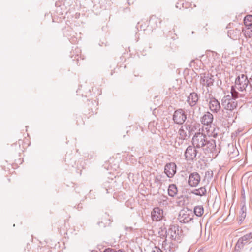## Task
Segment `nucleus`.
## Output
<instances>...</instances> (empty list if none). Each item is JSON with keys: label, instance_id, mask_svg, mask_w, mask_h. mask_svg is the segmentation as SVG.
Returning <instances> with one entry per match:
<instances>
[{"label": "nucleus", "instance_id": "1", "mask_svg": "<svg viewBox=\"0 0 252 252\" xmlns=\"http://www.w3.org/2000/svg\"><path fill=\"white\" fill-rule=\"evenodd\" d=\"M192 145L197 149L201 148L205 154L213 153L216 150V141L202 133L195 134L192 139Z\"/></svg>", "mask_w": 252, "mask_h": 252}, {"label": "nucleus", "instance_id": "2", "mask_svg": "<svg viewBox=\"0 0 252 252\" xmlns=\"http://www.w3.org/2000/svg\"><path fill=\"white\" fill-rule=\"evenodd\" d=\"M249 83L247 76L244 74H240L235 79V87L238 90L242 92L246 91Z\"/></svg>", "mask_w": 252, "mask_h": 252}, {"label": "nucleus", "instance_id": "3", "mask_svg": "<svg viewBox=\"0 0 252 252\" xmlns=\"http://www.w3.org/2000/svg\"><path fill=\"white\" fill-rule=\"evenodd\" d=\"M217 118L218 120L222 124H226L229 123V121L231 119L234 115V112L232 111H229L223 108V109L220 110L217 113Z\"/></svg>", "mask_w": 252, "mask_h": 252}, {"label": "nucleus", "instance_id": "4", "mask_svg": "<svg viewBox=\"0 0 252 252\" xmlns=\"http://www.w3.org/2000/svg\"><path fill=\"white\" fill-rule=\"evenodd\" d=\"M221 104L224 109L233 112L234 109L237 106V101L230 98L229 95H227L222 98Z\"/></svg>", "mask_w": 252, "mask_h": 252}, {"label": "nucleus", "instance_id": "5", "mask_svg": "<svg viewBox=\"0 0 252 252\" xmlns=\"http://www.w3.org/2000/svg\"><path fill=\"white\" fill-rule=\"evenodd\" d=\"M187 115L184 109L179 108L174 111L172 119L175 124L182 125L187 119Z\"/></svg>", "mask_w": 252, "mask_h": 252}, {"label": "nucleus", "instance_id": "6", "mask_svg": "<svg viewBox=\"0 0 252 252\" xmlns=\"http://www.w3.org/2000/svg\"><path fill=\"white\" fill-rule=\"evenodd\" d=\"M252 239V233L250 232L246 234L243 236L240 237L235 246V251L236 252H240V250L244 248V246L249 244L251 239Z\"/></svg>", "mask_w": 252, "mask_h": 252}, {"label": "nucleus", "instance_id": "7", "mask_svg": "<svg viewBox=\"0 0 252 252\" xmlns=\"http://www.w3.org/2000/svg\"><path fill=\"white\" fill-rule=\"evenodd\" d=\"M214 82V76L209 73L200 74V83L203 86L210 87L213 85Z\"/></svg>", "mask_w": 252, "mask_h": 252}, {"label": "nucleus", "instance_id": "8", "mask_svg": "<svg viewBox=\"0 0 252 252\" xmlns=\"http://www.w3.org/2000/svg\"><path fill=\"white\" fill-rule=\"evenodd\" d=\"M196 149L197 148L195 147L193 145L192 146H189L187 147L184 153L185 159L187 160L192 161L196 158L198 153Z\"/></svg>", "mask_w": 252, "mask_h": 252}, {"label": "nucleus", "instance_id": "9", "mask_svg": "<svg viewBox=\"0 0 252 252\" xmlns=\"http://www.w3.org/2000/svg\"><path fill=\"white\" fill-rule=\"evenodd\" d=\"M176 169L177 166L174 162H169L164 166V173L168 178H171L176 173Z\"/></svg>", "mask_w": 252, "mask_h": 252}, {"label": "nucleus", "instance_id": "10", "mask_svg": "<svg viewBox=\"0 0 252 252\" xmlns=\"http://www.w3.org/2000/svg\"><path fill=\"white\" fill-rule=\"evenodd\" d=\"M179 226L178 225H170L169 228L166 231V237L169 236L172 240H177L179 238Z\"/></svg>", "mask_w": 252, "mask_h": 252}, {"label": "nucleus", "instance_id": "11", "mask_svg": "<svg viewBox=\"0 0 252 252\" xmlns=\"http://www.w3.org/2000/svg\"><path fill=\"white\" fill-rule=\"evenodd\" d=\"M201 177L200 175L196 172L190 173L189 177L188 184L193 187H196L200 182Z\"/></svg>", "mask_w": 252, "mask_h": 252}, {"label": "nucleus", "instance_id": "12", "mask_svg": "<svg viewBox=\"0 0 252 252\" xmlns=\"http://www.w3.org/2000/svg\"><path fill=\"white\" fill-rule=\"evenodd\" d=\"M214 120L213 115L210 112H205L203 115L200 118L201 123L207 126H211Z\"/></svg>", "mask_w": 252, "mask_h": 252}, {"label": "nucleus", "instance_id": "13", "mask_svg": "<svg viewBox=\"0 0 252 252\" xmlns=\"http://www.w3.org/2000/svg\"><path fill=\"white\" fill-rule=\"evenodd\" d=\"M208 106L210 111L214 113H218L221 108L220 102L214 97L210 98Z\"/></svg>", "mask_w": 252, "mask_h": 252}, {"label": "nucleus", "instance_id": "14", "mask_svg": "<svg viewBox=\"0 0 252 252\" xmlns=\"http://www.w3.org/2000/svg\"><path fill=\"white\" fill-rule=\"evenodd\" d=\"M192 219L193 215L184 210H182L180 212L178 218L179 222L183 223H188Z\"/></svg>", "mask_w": 252, "mask_h": 252}, {"label": "nucleus", "instance_id": "15", "mask_svg": "<svg viewBox=\"0 0 252 252\" xmlns=\"http://www.w3.org/2000/svg\"><path fill=\"white\" fill-rule=\"evenodd\" d=\"M242 27L239 25L238 27L228 31V36L233 40L239 39L241 33Z\"/></svg>", "mask_w": 252, "mask_h": 252}, {"label": "nucleus", "instance_id": "16", "mask_svg": "<svg viewBox=\"0 0 252 252\" xmlns=\"http://www.w3.org/2000/svg\"><path fill=\"white\" fill-rule=\"evenodd\" d=\"M163 210L159 207L153 209L151 212V217L154 221H158L163 217Z\"/></svg>", "mask_w": 252, "mask_h": 252}, {"label": "nucleus", "instance_id": "17", "mask_svg": "<svg viewBox=\"0 0 252 252\" xmlns=\"http://www.w3.org/2000/svg\"><path fill=\"white\" fill-rule=\"evenodd\" d=\"M198 101V96L196 93L192 92L187 98V102L189 105L193 107L194 106Z\"/></svg>", "mask_w": 252, "mask_h": 252}, {"label": "nucleus", "instance_id": "18", "mask_svg": "<svg viewBox=\"0 0 252 252\" xmlns=\"http://www.w3.org/2000/svg\"><path fill=\"white\" fill-rule=\"evenodd\" d=\"M111 220L109 215L106 213L103 215L101 219V221L98 222V225L100 227H105L109 226L111 224Z\"/></svg>", "mask_w": 252, "mask_h": 252}, {"label": "nucleus", "instance_id": "19", "mask_svg": "<svg viewBox=\"0 0 252 252\" xmlns=\"http://www.w3.org/2000/svg\"><path fill=\"white\" fill-rule=\"evenodd\" d=\"M186 129L188 131V133L191 135L193 132L196 129L195 124H192V122L188 121L185 125Z\"/></svg>", "mask_w": 252, "mask_h": 252}, {"label": "nucleus", "instance_id": "20", "mask_svg": "<svg viewBox=\"0 0 252 252\" xmlns=\"http://www.w3.org/2000/svg\"><path fill=\"white\" fill-rule=\"evenodd\" d=\"M178 193V189L175 184H170L168 189V194L171 197H174Z\"/></svg>", "mask_w": 252, "mask_h": 252}, {"label": "nucleus", "instance_id": "21", "mask_svg": "<svg viewBox=\"0 0 252 252\" xmlns=\"http://www.w3.org/2000/svg\"><path fill=\"white\" fill-rule=\"evenodd\" d=\"M191 193L197 196H203L206 193V189L204 187H201L198 189H195L191 191Z\"/></svg>", "mask_w": 252, "mask_h": 252}, {"label": "nucleus", "instance_id": "22", "mask_svg": "<svg viewBox=\"0 0 252 252\" xmlns=\"http://www.w3.org/2000/svg\"><path fill=\"white\" fill-rule=\"evenodd\" d=\"M241 31L244 32L245 36L247 38L252 37V26L246 27L245 29L242 27Z\"/></svg>", "mask_w": 252, "mask_h": 252}, {"label": "nucleus", "instance_id": "23", "mask_svg": "<svg viewBox=\"0 0 252 252\" xmlns=\"http://www.w3.org/2000/svg\"><path fill=\"white\" fill-rule=\"evenodd\" d=\"M194 213L197 217H201L204 213V208L202 205L195 206L194 208Z\"/></svg>", "mask_w": 252, "mask_h": 252}, {"label": "nucleus", "instance_id": "24", "mask_svg": "<svg viewBox=\"0 0 252 252\" xmlns=\"http://www.w3.org/2000/svg\"><path fill=\"white\" fill-rule=\"evenodd\" d=\"M178 132H179L180 138H181L182 139H186L189 138L190 137V136H191L190 134H189L188 132L187 133L186 131L182 128L179 130Z\"/></svg>", "mask_w": 252, "mask_h": 252}, {"label": "nucleus", "instance_id": "25", "mask_svg": "<svg viewBox=\"0 0 252 252\" xmlns=\"http://www.w3.org/2000/svg\"><path fill=\"white\" fill-rule=\"evenodd\" d=\"M244 23L245 27L252 26V15H247L244 19Z\"/></svg>", "mask_w": 252, "mask_h": 252}, {"label": "nucleus", "instance_id": "26", "mask_svg": "<svg viewBox=\"0 0 252 252\" xmlns=\"http://www.w3.org/2000/svg\"><path fill=\"white\" fill-rule=\"evenodd\" d=\"M246 216V209L243 207L239 212V221L241 223L244 220Z\"/></svg>", "mask_w": 252, "mask_h": 252}, {"label": "nucleus", "instance_id": "27", "mask_svg": "<svg viewBox=\"0 0 252 252\" xmlns=\"http://www.w3.org/2000/svg\"><path fill=\"white\" fill-rule=\"evenodd\" d=\"M231 95H230V98H233L236 101V99H237L239 97V93L235 90V88L234 86L231 87Z\"/></svg>", "mask_w": 252, "mask_h": 252}, {"label": "nucleus", "instance_id": "28", "mask_svg": "<svg viewBox=\"0 0 252 252\" xmlns=\"http://www.w3.org/2000/svg\"><path fill=\"white\" fill-rule=\"evenodd\" d=\"M150 22H158L159 24H160L161 22V20L160 18H158L156 17L155 16H152L151 17L150 19Z\"/></svg>", "mask_w": 252, "mask_h": 252}, {"label": "nucleus", "instance_id": "29", "mask_svg": "<svg viewBox=\"0 0 252 252\" xmlns=\"http://www.w3.org/2000/svg\"><path fill=\"white\" fill-rule=\"evenodd\" d=\"M104 252H125L124 251L122 250H118V251H116L114 249L109 248L106 249L104 251Z\"/></svg>", "mask_w": 252, "mask_h": 252}, {"label": "nucleus", "instance_id": "30", "mask_svg": "<svg viewBox=\"0 0 252 252\" xmlns=\"http://www.w3.org/2000/svg\"><path fill=\"white\" fill-rule=\"evenodd\" d=\"M152 252H162V251L159 248L155 247V250H153Z\"/></svg>", "mask_w": 252, "mask_h": 252}, {"label": "nucleus", "instance_id": "31", "mask_svg": "<svg viewBox=\"0 0 252 252\" xmlns=\"http://www.w3.org/2000/svg\"><path fill=\"white\" fill-rule=\"evenodd\" d=\"M41 252H52V251L48 248H43Z\"/></svg>", "mask_w": 252, "mask_h": 252}, {"label": "nucleus", "instance_id": "32", "mask_svg": "<svg viewBox=\"0 0 252 252\" xmlns=\"http://www.w3.org/2000/svg\"><path fill=\"white\" fill-rule=\"evenodd\" d=\"M249 85L251 88V89L252 90V74L251 75V77L249 79Z\"/></svg>", "mask_w": 252, "mask_h": 252}, {"label": "nucleus", "instance_id": "33", "mask_svg": "<svg viewBox=\"0 0 252 252\" xmlns=\"http://www.w3.org/2000/svg\"><path fill=\"white\" fill-rule=\"evenodd\" d=\"M207 175L212 177L213 176V172L212 171H207L205 173V176H207Z\"/></svg>", "mask_w": 252, "mask_h": 252}, {"label": "nucleus", "instance_id": "34", "mask_svg": "<svg viewBox=\"0 0 252 252\" xmlns=\"http://www.w3.org/2000/svg\"><path fill=\"white\" fill-rule=\"evenodd\" d=\"M166 245V239H165V240H164L163 241L162 244V247H164Z\"/></svg>", "mask_w": 252, "mask_h": 252}, {"label": "nucleus", "instance_id": "35", "mask_svg": "<svg viewBox=\"0 0 252 252\" xmlns=\"http://www.w3.org/2000/svg\"><path fill=\"white\" fill-rule=\"evenodd\" d=\"M80 208L81 209L82 208V206H80V205H78V208Z\"/></svg>", "mask_w": 252, "mask_h": 252}, {"label": "nucleus", "instance_id": "36", "mask_svg": "<svg viewBox=\"0 0 252 252\" xmlns=\"http://www.w3.org/2000/svg\"><path fill=\"white\" fill-rule=\"evenodd\" d=\"M188 252H189V250H188Z\"/></svg>", "mask_w": 252, "mask_h": 252}]
</instances>
